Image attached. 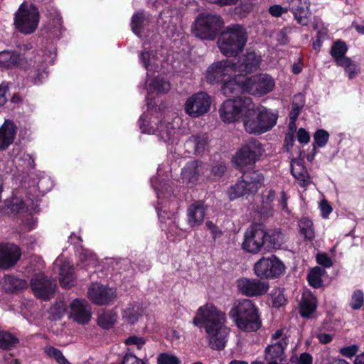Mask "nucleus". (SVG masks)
<instances>
[{
    "mask_svg": "<svg viewBox=\"0 0 364 364\" xmlns=\"http://www.w3.org/2000/svg\"><path fill=\"white\" fill-rule=\"evenodd\" d=\"M226 323L225 313L213 304L200 306L193 319L194 326L204 328L209 346L217 350H223L226 346L230 333Z\"/></svg>",
    "mask_w": 364,
    "mask_h": 364,
    "instance_id": "f257e3e1",
    "label": "nucleus"
},
{
    "mask_svg": "<svg viewBox=\"0 0 364 364\" xmlns=\"http://www.w3.org/2000/svg\"><path fill=\"white\" fill-rule=\"evenodd\" d=\"M144 113L139 120V128L142 133L156 135L160 141L167 144L177 143L180 134L178 126L180 119L177 117L170 118L163 113L158 112L156 109L150 108Z\"/></svg>",
    "mask_w": 364,
    "mask_h": 364,
    "instance_id": "f03ea898",
    "label": "nucleus"
},
{
    "mask_svg": "<svg viewBox=\"0 0 364 364\" xmlns=\"http://www.w3.org/2000/svg\"><path fill=\"white\" fill-rule=\"evenodd\" d=\"M236 79L225 82L223 93L227 97L247 92L252 95L263 96L272 92L275 87L274 78L268 74L262 73L252 77L245 74L237 75Z\"/></svg>",
    "mask_w": 364,
    "mask_h": 364,
    "instance_id": "7ed1b4c3",
    "label": "nucleus"
},
{
    "mask_svg": "<svg viewBox=\"0 0 364 364\" xmlns=\"http://www.w3.org/2000/svg\"><path fill=\"white\" fill-rule=\"evenodd\" d=\"M229 316L235 326L245 332L257 331L262 326L258 307L247 299L235 301L229 311Z\"/></svg>",
    "mask_w": 364,
    "mask_h": 364,
    "instance_id": "20e7f679",
    "label": "nucleus"
},
{
    "mask_svg": "<svg viewBox=\"0 0 364 364\" xmlns=\"http://www.w3.org/2000/svg\"><path fill=\"white\" fill-rule=\"evenodd\" d=\"M278 117L277 111L264 107L255 109L254 106L253 113L243 119L245 129L249 134H262L276 125Z\"/></svg>",
    "mask_w": 364,
    "mask_h": 364,
    "instance_id": "39448f33",
    "label": "nucleus"
},
{
    "mask_svg": "<svg viewBox=\"0 0 364 364\" xmlns=\"http://www.w3.org/2000/svg\"><path fill=\"white\" fill-rule=\"evenodd\" d=\"M247 42V33L240 25H232L223 32L218 41L221 53L226 56H234L239 53Z\"/></svg>",
    "mask_w": 364,
    "mask_h": 364,
    "instance_id": "423d86ee",
    "label": "nucleus"
},
{
    "mask_svg": "<svg viewBox=\"0 0 364 364\" xmlns=\"http://www.w3.org/2000/svg\"><path fill=\"white\" fill-rule=\"evenodd\" d=\"M247 42V33L240 25H232L223 32L218 41L221 53L226 56H234L239 53Z\"/></svg>",
    "mask_w": 364,
    "mask_h": 364,
    "instance_id": "0eeeda50",
    "label": "nucleus"
},
{
    "mask_svg": "<svg viewBox=\"0 0 364 364\" xmlns=\"http://www.w3.org/2000/svg\"><path fill=\"white\" fill-rule=\"evenodd\" d=\"M254 103L251 98H235L225 101L219 109L221 120L225 123H234L242 117L253 113Z\"/></svg>",
    "mask_w": 364,
    "mask_h": 364,
    "instance_id": "6e6552de",
    "label": "nucleus"
},
{
    "mask_svg": "<svg viewBox=\"0 0 364 364\" xmlns=\"http://www.w3.org/2000/svg\"><path fill=\"white\" fill-rule=\"evenodd\" d=\"M40 21L38 8L32 4L23 3L14 14V24L20 33L29 35L36 31Z\"/></svg>",
    "mask_w": 364,
    "mask_h": 364,
    "instance_id": "1a4fd4ad",
    "label": "nucleus"
},
{
    "mask_svg": "<svg viewBox=\"0 0 364 364\" xmlns=\"http://www.w3.org/2000/svg\"><path fill=\"white\" fill-rule=\"evenodd\" d=\"M264 176L257 171L250 173L243 172V175L235 185L230 187L228 194L230 200L256 193L263 186Z\"/></svg>",
    "mask_w": 364,
    "mask_h": 364,
    "instance_id": "9d476101",
    "label": "nucleus"
},
{
    "mask_svg": "<svg viewBox=\"0 0 364 364\" xmlns=\"http://www.w3.org/2000/svg\"><path fill=\"white\" fill-rule=\"evenodd\" d=\"M237 67L233 60H224L212 63L205 73V80L210 84H218L223 82L222 88L225 82L236 79L238 81Z\"/></svg>",
    "mask_w": 364,
    "mask_h": 364,
    "instance_id": "9b49d317",
    "label": "nucleus"
},
{
    "mask_svg": "<svg viewBox=\"0 0 364 364\" xmlns=\"http://www.w3.org/2000/svg\"><path fill=\"white\" fill-rule=\"evenodd\" d=\"M264 153L261 143L256 139L250 140L244 144L234 157V163L241 171L248 173L247 169L259 160Z\"/></svg>",
    "mask_w": 364,
    "mask_h": 364,
    "instance_id": "f8f14e48",
    "label": "nucleus"
},
{
    "mask_svg": "<svg viewBox=\"0 0 364 364\" xmlns=\"http://www.w3.org/2000/svg\"><path fill=\"white\" fill-rule=\"evenodd\" d=\"M223 25V21L219 16L202 14L196 18L193 32L201 39L212 40L215 38Z\"/></svg>",
    "mask_w": 364,
    "mask_h": 364,
    "instance_id": "ddd939ff",
    "label": "nucleus"
},
{
    "mask_svg": "<svg viewBox=\"0 0 364 364\" xmlns=\"http://www.w3.org/2000/svg\"><path fill=\"white\" fill-rule=\"evenodd\" d=\"M268 234L261 224H252L244 233L242 248L250 253L257 254L263 248L267 249L266 242Z\"/></svg>",
    "mask_w": 364,
    "mask_h": 364,
    "instance_id": "4468645a",
    "label": "nucleus"
},
{
    "mask_svg": "<svg viewBox=\"0 0 364 364\" xmlns=\"http://www.w3.org/2000/svg\"><path fill=\"white\" fill-rule=\"evenodd\" d=\"M254 272L259 278L276 279L284 273L285 266L274 255L263 257L255 264Z\"/></svg>",
    "mask_w": 364,
    "mask_h": 364,
    "instance_id": "2eb2a0df",
    "label": "nucleus"
},
{
    "mask_svg": "<svg viewBox=\"0 0 364 364\" xmlns=\"http://www.w3.org/2000/svg\"><path fill=\"white\" fill-rule=\"evenodd\" d=\"M211 98L205 92H199L188 97L184 103V112L192 118L200 117L210 109Z\"/></svg>",
    "mask_w": 364,
    "mask_h": 364,
    "instance_id": "dca6fc26",
    "label": "nucleus"
},
{
    "mask_svg": "<svg viewBox=\"0 0 364 364\" xmlns=\"http://www.w3.org/2000/svg\"><path fill=\"white\" fill-rule=\"evenodd\" d=\"M289 338L283 329H277L271 336V344L265 350V360L282 362L284 350L287 346Z\"/></svg>",
    "mask_w": 364,
    "mask_h": 364,
    "instance_id": "f3484780",
    "label": "nucleus"
},
{
    "mask_svg": "<svg viewBox=\"0 0 364 364\" xmlns=\"http://www.w3.org/2000/svg\"><path fill=\"white\" fill-rule=\"evenodd\" d=\"M238 291L246 296L257 297L264 295L269 289V283L259 279L242 277L237 280Z\"/></svg>",
    "mask_w": 364,
    "mask_h": 364,
    "instance_id": "a211bd4d",
    "label": "nucleus"
},
{
    "mask_svg": "<svg viewBox=\"0 0 364 364\" xmlns=\"http://www.w3.org/2000/svg\"><path fill=\"white\" fill-rule=\"evenodd\" d=\"M116 290L99 283H92L88 288L87 297L95 304L107 305L116 297Z\"/></svg>",
    "mask_w": 364,
    "mask_h": 364,
    "instance_id": "6ab92c4d",
    "label": "nucleus"
},
{
    "mask_svg": "<svg viewBox=\"0 0 364 364\" xmlns=\"http://www.w3.org/2000/svg\"><path fill=\"white\" fill-rule=\"evenodd\" d=\"M158 206L156 208L159 218L161 221V228L166 232L168 237L174 240L176 237L181 235L182 230L179 228L176 222V215L173 212L167 213L166 210H163V207Z\"/></svg>",
    "mask_w": 364,
    "mask_h": 364,
    "instance_id": "aec40b11",
    "label": "nucleus"
},
{
    "mask_svg": "<svg viewBox=\"0 0 364 364\" xmlns=\"http://www.w3.org/2000/svg\"><path fill=\"white\" fill-rule=\"evenodd\" d=\"M31 287L36 296L43 300L49 299L55 289V284L46 279L43 274L36 275L31 279Z\"/></svg>",
    "mask_w": 364,
    "mask_h": 364,
    "instance_id": "412c9836",
    "label": "nucleus"
},
{
    "mask_svg": "<svg viewBox=\"0 0 364 364\" xmlns=\"http://www.w3.org/2000/svg\"><path fill=\"white\" fill-rule=\"evenodd\" d=\"M91 306L82 299H75L70 304V318L80 324H85L91 318Z\"/></svg>",
    "mask_w": 364,
    "mask_h": 364,
    "instance_id": "4be33fe9",
    "label": "nucleus"
},
{
    "mask_svg": "<svg viewBox=\"0 0 364 364\" xmlns=\"http://www.w3.org/2000/svg\"><path fill=\"white\" fill-rule=\"evenodd\" d=\"M46 69L47 64L43 62L39 55L35 56L34 60L30 59L25 67L28 77L33 85L41 84L47 77Z\"/></svg>",
    "mask_w": 364,
    "mask_h": 364,
    "instance_id": "5701e85b",
    "label": "nucleus"
},
{
    "mask_svg": "<svg viewBox=\"0 0 364 364\" xmlns=\"http://www.w3.org/2000/svg\"><path fill=\"white\" fill-rule=\"evenodd\" d=\"M207 170L208 166L201 161H189L181 171L183 182L186 185H193L200 176L205 174Z\"/></svg>",
    "mask_w": 364,
    "mask_h": 364,
    "instance_id": "b1692460",
    "label": "nucleus"
},
{
    "mask_svg": "<svg viewBox=\"0 0 364 364\" xmlns=\"http://www.w3.org/2000/svg\"><path fill=\"white\" fill-rule=\"evenodd\" d=\"M262 60L261 55L253 50H247L237 63H235L237 74L250 73L257 70L261 65Z\"/></svg>",
    "mask_w": 364,
    "mask_h": 364,
    "instance_id": "393cba45",
    "label": "nucleus"
},
{
    "mask_svg": "<svg viewBox=\"0 0 364 364\" xmlns=\"http://www.w3.org/2000/svg\"><path fill=\"white\" fill-rule=\"evenodd\" d=\"M21 255L20 249L14 244L0 245V268L7 269L14 266Z\"/></svg>",
    "mask_w": 364,
    "mask_h": 364,
    "instance_id": "a878e982",
    "label": "nucleus"
},
{
    "mask_svg": "<svg viewBox=\"0 0 364 364\" xmlns=\"http://www.w3.org/2000/svg\"><path fill=\"white\" fill-rule=\"evenodd\" d=\"M309 5L308 0H291L289 3V10L300 25L306 26L309 22L311 17Z\"/></svg>",
    "mask_w": 364,
    "mask_h": 364,
    "instance_id": "bb28decb",
    "label": "nucleus"
},
{
    "mask_svg": "<svg viewBox=\"0 0 364 364\" xmlns=\"http://www.w3.org/2000/svg\"><path fill=\"white\" fill-rule=\"evenodd\" d=\"M55 266L60 267L59 281L65 288L71 287L75 281L73 266L68 261L63 262V257L60 255L54 262Z\"/></svg>",
    "mask_w": 364,
    "mask_h": 364,
    "instance_id": "cd10ccee",
    "label": "nucleus"
},
{
    "mask_svg": "<svg viewBox=\"0 0 364 364\" xmlns=\"http://www.w3.org/2000/svg\"><path fill=\"white\" fill-rule=\"evenodd\" d=\"M1 211L4 214L26 213L30 215L33 209L29 208V205L21 197L14 195L5 202V205L1 208Z\"/></svg>",
    "mask_w": 364,
    "mask_h": 364,
    "instance_id": "c85d7f7f",
    "label": "nucleus"
},
{
    "mask_svg": "<svg viewBox=\"0 0 364 364\" xmlns=\"http://www.w3.org/2000/svg\"><path fill=\"white\" fill-rule=\"evenodd\" d=\"M205 215V207L203 202L198 201L191 204L187 210V221L188 225L196 227L201 225Z\"/></svg>",
    "mask_w": 364,
    "mask_h": 364,
    "instance_id": "c756f323",
    "label": "nucleus"
},
{
    "mask_svg": "<svg viewBox=\"0 0 364 364\" xmlns=\"http://www.w3.org/2000/svg\"><path fill=\"white\" fill-rule=\"evenodd\" d=\"M16 134V127L14 123L6 119L0 127V150L8 148L14 141Z\"/></svg>",
    "mask_w": 364,
    "mask_h": 364,
    "instance_id": "7c9ffc66",
    "label": "nucleus"
},
{
    "mask_svg": "<svg viewBox=\"0 0 364 364\" xmlns=\"http://www.w3.org/2000/svg\"><path fill=\"white\" fill-rule=\"evenodd\" d=\"M291 173L301 186L306 187L310 184L311 178L302 160L293 159L291 161Z\"/></svg>",
    "mask_w": 364,
    "mask_h": 364,
    "instance_id": "2f4dec72",
    "label": "nucleus"
},
{
    "mask_svg": "<svg viewBox=\"0 0 364 364\" xmlns=\"http://www.w3.org/2000/svg\"><path fill=\"white\" fill-rule=\"evenodd\" d=\"M144 311L140 303H130L122 310V319L127 323L134 324L142 316Z\"/></svg>",
    "mask_w": 364,
    "mask_h": 364,
    "instance_id": "473e14b6",
    "label": "nucleus"
},
{
    "mask_svg": "<svg viewBox=\"0 0 364 364\" xmlns=\"http://www.w3.org/2000/svg\"><path fill=\"white\" fill-rule=\"evenodd\" d=\"M1 284L6 292L11 293H16L28 287V282L25 279L11 275L4 276Z\"/></svg>",
    "mask_w": 364,
    "mask_h": 364,
    "instance_id": "72a5a7b5",
    "label": "nucleus"
},
{
    "mask_svg": "<svg viewBox=\"0 0 364 364\" xmlns=\"http://www.w3.org/2000/svg\"><path fill=\"white\" fill-rule=\"evenodd\" d=\"M317 308V299L311 292L303 294L300 304L299 313L302 317L309 318Z\"/></svg>",
    "mask_w": 364,
    "mask_h": 364,
    "instance_id": "f704fd0d",
    "label": "nucleus"
},
{
    "mask_svg": "<svg viewBox=\"0 0 364 364\" xmlns=\"http://www.w3.org/2000/svg\"><path fill=\"white\" fill-rule=\"evenodd\" d=\"M11 154L14 162L18 166L28 168L34 167V160L18 146L14 147Z\"/></svg>",
    "mask_w": 364,
    "mask_h": 364,
    "instance_id": "c9c22d12",
    "label": "nucleus"
},
{
    "mask_svg": "<svg viewBox=\"0 0 364 364\" xmlns=\"http://www.w3.org/2000/svg\"><path fill=\"white\" fill-rule=\"evenodd\" d=\"M146 81V87L148 95H150L151 93H166L171 89V85L169 82L164 79V77H157L154 79L151 82H149Z\"/></svg>",
    "mask_w": 364,
    "mask_h": 364,
    "instance_id": "e433bc0d",
    "label": "nucleus"
},
{
    "mask_svg": "<svg viewBox=\"0 0 364 364\" xmlns=\"http://www.w3.org/2000/svg\"><path fill=\"white\" fill-rule=\"evenodd\" d=\"M20 61V55L18 53L10 50L0 52V68L9 69L16 66Z\"/></svg>",
    "mask_w": 364,
    "mask_h": 364,
    "instance_id": "4c0bfd02",
    "label": "nucleus"
},
{
    "mask_svg": "<svg viewBox=\"0 0 364 364\" xmlns=\"http://www.w3.org/2000/svg\"><path fill=\"white\" fill-rule=\"evenodd\" d=\"M336 65L343 68L345 74L350 80L355 78L360 73V68L358 63L353 61L350 58H347L344 60H338Z\"/></svg>",
    "mask_w": 364,
    "mask_h": 364,
    "instance_id": "58836bf2",
    "label": "nucleus"
},
{
    "mask_svg": "<svg viewBox=\"0 0 364 364\" xmlns=\"http://www.w3.org/2000/svg\"><path fill=\"white\" fill-rule=\"evenodd\" d=\"M299 232L304 240L311 241L315 237L314 224L311 220L303 217L299 221Z\"/></svg>",
    "mask_w": 364,
    "mask_h": 364,
    "instance_id": "ea45409f",
    "label": "nucleus"
},
{
    "mask_svg": "<svg viewBox=\"0 0 364 364\" xmlns=\"http://www.w3.org/2000/svg\"><path fill=\"white\" fill-rule=\"evenodd\" d=\"M207 137L205 135L192 136L186 141V146L193 147V151L196 154H203L207 147Z\"/></svg>",
    "mask_w": 364,
    "mask_h": 364,
    "instance_id": "a19ab883",
    "label": "nucleus"
},
{
    "mask_svg": "<svg viewBox=\"0 0 364 364\" xmlns=\"http://www.w3.org/2000/svg\"><path fill=\"white\" fill-rule=\"evenodd\" d=\"M117 315L112 311H102L98 314L97 323L103 328H112L117 322Z\"/></svg>",
    "mask_w": 364,
    "mask_h": 364,
    "instance_id": "79ce46f5",
    "label": "nucleus"
},
{
    "mask_svg": "<svg viewBox=\"0 0 364 364\" xmlns=\"http://www.w3.org/2000/svg\"><path fill=\"white\" fill-rule=\"evenodd\" d=\"M80 263L77 264L81 267H95L97 263L95 255L89 250H82L79 254Z\"/></svg>",
    "mask_w": 364,
    "mask_h": 364,
    "instance_id": "37998d69",
    "label": "nucleus"
},
{
    "mask_svg": "<svg viewBox=\"0 0 364 364\" xmlns=\"http://www.w3.org/2000/svg\"><path fill=\"white\" fill-rule=\"evenodd\" d=\"M347 50L348 47L344 41L338 40L333 43L331 49V55L336 64L338 60H344L348 58L346 56Z\"/></svg>",
    "mask_w": 364,
    "mask_h": 364,
    "instance_id": "c03bdc74",
    "label": "nucleus"
},
{
    "mask_svg": "<svg viewBox=\"0 0 364 364\" xmlns=\"http://www.w3.org/2000/svg\"><path fill=\"white\" fill-rule=\"evenodd\" d=\"M325 271L319 267L312 268L307 276L308 282L314 288H319L322 286V276Z\"/></svg>",
    "mask_w": 364,
    "mask_h": 364,
    "instance_id": "a18cd8bd",
    "label": "nucleus"
},
{
    "mask_svg": "<svg viewBox=\"0 0 364 364\" xmlns=\"http://www.w3.org/2000/svg\"><path fill=\"white\" fill-rule=\"evenodd\" d=\"M139 58L141 63L147 70H155L158 68V60L155 54L149 52H141Z\"/></svg>",
    "mask_w": 364,
    "mask_h": 364,
    "instance_id": "49530a36",
    "label": "nucleus"
},
{
    "mask_svg": "<svg viewBox=\"0 0 364 364\" xmlns=\"http://www.w3.org/2000/svg\"><path fill=\"white\" fill-rule=\"evenodd\" d=\"M18 343V339L13 334L0 331V348L4 350H9Z\"/></svg>",
    "mask_w": 364,
    "mask_h": 364,
    "instance_id": "de8ad7c7",
    "label": "nucleus"
},
{
    "mask_svg": "<svg viewBox=\"0 0 364 364\" xmlns=\"http://www.w3.org/2000/svg\"><path fill=\"white\" fill-rule=\"evenodd\" d=\"M146 339L141 336H131L125 339L124 343L128 346V352L136 350H141L146 343Z\"/></svg>",
    "mask_w": 364,
    "mask_h": 364,
    "instance_id": "09e8293b",
    "label": "nucleus"
},
{
    "mask_svg": "<svg viewBox=\"0 0 364 364\" xmlns=\"http://www.w3.org/2000/svg\"><path fill=\"white\" fill-rule=\"evenodd\" d=\"M272 305L275 308L281 307L287 302V299L284 294V290L281 288L274 289L271 292Z\"/></svg>",
    "mask_w": 364,
    "mask_h": 364,
    "instance_id": "8fccbe9b",
    "label": "nucleus"
},
{
    "mask_svg": "<svg viewBox=\"0 0 364 364\" xmlns=\"http://www.w3.org/2000/svg\"><path fill=\"white\" fill-rule=\"evenodd\" d=\"M145 18L143 13H136L132 18V29L133 32L139 37H141V27Z\"/></svg>",
    "mask_w": 364,
    "mask_h": 364,
    "instance_id": "3c124183",
    "label": "nucleus"
},
{
    "mask_svg": "<svg viewBox=\"0 0 364 364\" xmlns=\"http://www.w3.org/2000/svg\"><path fill=\"white\" fill-rule=\"evenodd\" d=\"M45 351L48 356L54 358L58 364H71L63 355V353L54 347H47Z\"/></svg>",
    "mask_w": 364,
    "mask_h": 364,
    "instance_id": "603ef678",
    "label": "nucleus"
},
{
    "mask_svg": "<svg viewBox=\"0 0 364 364\" xmlns=\"http://www.w3.org/2000/svg\"><path fill=\"white\" fill-rule=\"evenodd\" d=\"M151 186H153L159 200H162L166 194L168 193L166 184L163 181H158L156 178L151 179Z\"/></svg>",
    "mask_w": 364,
    "mask_h": 364,
    "instance_id": "864d4df0",
    "label": "nucleus"
},
{
    "mask_svg": "<svg viewBox=\"0 0 364 364\" xmlns=\"http://www.w3.org/2000/svg\"><path fill=\"white\" fill-rule=\"evenodd\" d=\"M329 138L328 133L324 129H318L317 130L314 135V146H317L318 147L324 146Z\"/></svg>",
    "mask_w": 364,
    "mask_h": 364,
    "instance_id": "5fc2aeb1",
    "label": "nucleus"
},
{
    "mask_svg": "<svg viewBox=\"0 0 364 364\" xmlns=\"http://www.w3.org/2000/svg\"><path fill=\"white\" fill-rule=\"evenodd\" d=\"M158 364H181V360L173 354L162 353L158 355Z\"/></svg>",
    "mask_w": 364,
    "mask_h": 364,
    "instance_id": "6e6d98bb",
    "label": "nucleus"
},
{
    "mask_svg": "<svg viewBox=\"0 0 364 364\" xmlns=\"http://www.w3.org/2000/svg\"><path fill=\"white\" fill-rule=\"evenodd\" d=\"M364 304V295L360 290L355 291L351 296V301L350 303V307L357 310L360 309Z\"/></svg>",
    "mask_w": 364,
    "mask_h": 364,
    "instance_id": "4d7b16f0",
    "label": "nucleus"
},
{
    "mask_svg": "<svg viewBox=\"0 0 364 364\" xmlns=\"http://www.w3.org/2000/svg\"><path fill=\"white\" fill-rule=\"evenodd\" d=\"M318 209L321 212V215L322 218H323V219H328L329 217V215L333 211L332 206L328 203V201L325 198H323L318 203Z\"/></svg>",
    "mask_w": 364,
    "mask_h": 364,
    "instance_id": "13d9d810",
    "label": "nucleus"
},
{
    "mask_svg": "<svg viewBox=\"0 0 364 364\" xmlns=\"http://www.w3.org/2000/svg\"><path fill=\"white\" fill-rule=\"evenodd\" d=\"M358 351V346L355 344L345 346L339 349V353L343 356L350 358L354 356Z\"/></svg>",
    "mask_w": 364,
    "mask_h": 364,
    "instance_id": "bf43d9fd",
    "label": "nucleus"
},
{
    "mask_svg": "<svg viewBox=\"0 0 364 364\" xmlns=\"http://www.w3.org/2000/svg\"><path fill=\"white\" fill-rule=\"evenodd\" d=\"M316 262L318 264L326 268H328L333 264L331 259L326 253L323 252H319L316 255Z\"/></svg>",
    "mask_w": 364,
    "mask_h": 364,
    "instance_id": "052dcab7",
    "label": "nucleus"
},
{
    "mask_svg": "<svg viewBox=\"0 0 364 364\" xmlns=\"http://www.w3.org/2000/svg\"><path fill=\"white\" fill-rule=\"evenodd\" d=\"M289 10V7H283L280 5L275 4L269 8V13L274 17H280L282 14H286Z\"/></svg>",
    "mask_w": 364,
    "mask_h": 364,
    "instance_id": "680f3d73",
    "label": "nucleus"
},
{
    "mask_svg": "<svg viewBox=\"0 0 364 364\" xmlns=\"http://www.w3.org/2000/svg\"><path fill=\"white\" fill-rule=\"evenodd\" d=\"M302 108L296 107L295 106L291 107V110L289 113V128L293 129L295 127V122L300 114V112Z\"/></svg>",
    "mask_w": 364,
    "mask_h": 364,
    "instance_id": "e2e57ef3",
    "label": "nucleus"
},
{
    "mask_svg": "<svg viewBox=\"0 0 364 364\" xmlns=\"http://www.w3.org/2000/svg\"><path fill=\"white\" fill-rule=\"evenodd\" d=\"M122 364H144V363L133 353H127L123 358Z\"/></svg>",
    "mask_w": 364,
    "mask_h": 364,
    "instance_id": "0e129e2a",
    "label": "nucleus"
},
{
    "mask_svg": "<svg viewBox=\"0 0 364 364\" xmlns=\"http://www.w3.org/2000/svg\"><path fill=\"white\" fill-rule=\"evenodd\" d=\"M297 140L301 144H308L310 140L309 133L304 128H300L297 132Z\"/></svg>",
    "mask_w": 364,
    "mask_h": 364,
    "instance_id": "69168bd1",
    "label": "nucleus"
},
{
    "mask_svg": "<svg viewBox=\"0 0 364 364\" xmlns=\"http://www.w3.org/2000/svg\"><path fill=\"white\" fill-rule=\"evenodd\" d=\"M325 36V31H318L317 32L316 38L313 41V48L314 50H319L320 48L321 47L323 40L324 39Z\"/></svg>",
    "mask_w": 364,
    "mask_h": 364,
    "instance_id": "338daca9",
    "label": "nucleus"
},
{
    "mask_svg": "<svg viewBox=\"0 0 364 364\" xmlns=\"http://www.w3.org/2000/svg\"><path fill=\"white\" fill-rule=\"evenodd\" d=\"M312 363L313 357L307 353H301L297 361V364H312Z\"/></svg>",
    "mask_w": 364,
    "mask_h": 364,
    "instance_id": "774afa93",
    "label": "nucleus"
}]
</instances>
